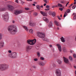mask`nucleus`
<instances>
[{
	"label": "nucleus",
	"instance_id": "nucleus-1",
	"mask_svg": "<svg viewBox=\"0 0 76 76\" xmlns=\"http://www.w3.org/2000/svg\"><path fill=\"white\" fill-rule=\"evenodd\" d=\"M8 30L11 34H15L17 32V28L16 26L12 25L8 26Z\"/></svg>",
	"mask_w": 76,
	"mask_h": 76
},
{
	"label": "nucleus",
	"instance_id": "nucleus-2",
	"mask_svg": "<svg viewBox=\"0 0 76 76\" xmlns=\"http://www.w3.org/2000/svg\"><path fill=\"white\" fill-rule=\"evenodd\" d=\"M8 56L12 58H15L17 57V53L12 52L11 53L8 54Z\"/></svg>",
	"mask_w": 76,
	"mask_h": 76
},
{
	"label": "nucleus",
	"instance_id": "nucleus-3",
	"mask_svg": "<svg viewBox=\"0 0 76 76\" xmlns=\"http://www.w3.org/2000/svg\"><path fill=\"white\" fill-rule=\"evenodd\" d=\"M8 69V65L6 64H1L0 65V70H4Z\"/></svg>",
	"mask_w": 76,
	"mask_h": 76
},
{
	"label": "nucleus",
	"instance_id": "nucleus-4",
	"mask_svg": "<svg viewBox=\"0 0 76 76\" xmlns=\"http://www.w3.org/2000/svg\"><path fill=\"white\" fill-rule=\"evenodd\" d=\"M37 35L39 38H45V35L44 33L38 32L37 33Z\"/></svg>",
	"mask_w": 76,
	"mask_h": 76
},
{
	"label": "nucleus",
	"instance_id": "nucleus-5",
	"mask_svg": "<svg viewBox=\"0 0 76 76\" xmlns=\"http://www.w3.org/2000/svg\"><path fill=\"white\" fill-rule=\"evenodd\" d=\"M36 39L31 40H28L27 41V43L30 45H34L36 42Z\"/></svg>",
	"mask_w": 76,
	"mask_h": 76
},
{
	"label": "nucleus",
	"instance_id": "nucleus-6",
	"mask_svg": "<svg viewBox=\"0 0 76 76\" xmlns=\"http://www.w3.org/2000/svg\"><path fill=\"white\" fill-rule=\"evenodd\" d=\"M3 19L5 21L7 22L9 20V15H3Z\"/></svg>",
	"mask_w": 76,
	"mask_h": 76
},
{
	"label": "nucleus",
	"instance_id": "nucleus-7",
	"mask_svg": "<svg viewBox=\"0 0 76 76\" xmlns=\"http://www.w3.org/2000/svg\"><path fill=\"white\" fill-rule=\"evenodd\" d=\"M7 7L9 10H11V11L15 9V7H14L10 5H8L7 6Z\"/></svg>",
	"mask_w": 76,
	"mask_h": 76
},
{
	"label": "nucleus",
	"instance_id": "nucleus-8",
	"mask_svg": "<svg viewBox=\"0 0 76 76\" xmlns=\"http://www.w3.org/2000/svg\"><path fill=\"white\" fill-rule=\"evenodd\" d=\"M56 75L57 76H61V72L60 70L58 69L56 70Z\"/></svg>",
	"mask_w": 76,
	"mask_h": 76
},
{
	"label": "nucleus",
	"instance_id": "nucleus-9",
	"mask_svg": "<svg viewBox=\"0 0 76 76\" xmlns=\"http://www.w3.org/2000/svg\"><path fill=\"white\" fill-rule=\"evenodd\" d=\"M22 12V10H16L14 12V14L15 15H18V14H20V13H21Z\"/></svg>",
	"mask_w": 76,
	"mask_h": 76
},
{
	"label": "nucleus",
	"instance_id": "nucleus-10",
	"mask_svg": "<svg viewBox=\"0 0 76 76\" xmlns=\"http://www.w3.org/2000/svg\"><path fill=\"white\" fill-rule=\"evenodd\" d=\"M33 47L32 46H31L30 45H28L26 47V49L27 51H29V50H31V49H32V48Z\"/></svg>",
	"mask_w": 76,
	"mask_h": 76
},
{
	"label": "nucleus",
	"instance_id": "nucleus-11",
	"mask_svg": "<svg viewBox=\"0 0 76 76\" xmlns=\"http://www.w3.org/2000/svg\"><path fill=\"white\" fill-rule=\"evenodd\" d=\"M56 46L58 47L59 51L60 52H61V45H60L59 44H57Z\"/></svg>",
	"mask_w": 76,
	"mask_h": 76
},
{
	"label": "nucleus",
	"instance_id": "nucleus-12",
	"mask_svg": "<svg viewBox=\"0 0 76 76\" xmlns=\"http://www.w3.org/2000/svg\"><path fill=\"white\" fill-rule=\"evenodd\" d=\"M64 63H69V60L68 59L64 57H63Z\"/></svg>",
	"mask_w": 76,
	"mask_h": 76
},
{
	"label": "nucleus",
	"instance_id": "nucleus-13",
	"mask_svg": "<svg viewBox=\"0 0 76 76\" xmlns=\"http://www.w3.org/2000/svg\"><path fill=\"white\" fill-rule=\"evenodd\" d=\"M4 42L3 41L0 42V48H1L4 46Z\"/></svg>",
	"mask_w": 76,
	"mask_h": 76
},
{
	"label": "nucleus",
	"instance_id": "nucleus-14",
	"mask_svg": "<svg viewBox=\"0 0 76 76\" xmlns=\"http://www.w3.org/2000/svg\"><path fill=\"white\" fill-rule=\"evenodd\" d=\"M43 20H44L46 21V22H47V23H48V22H49V20L46 18L45 17H43Z\"/></svg>",
	"mask_w": 76,
	"mask_h": 76
},
{
	"label": "nucleus",
	"instance_id": "nucleus-15",
	"mask_svg": "<svg viewBox=\"0 0 76 76\" xmlns=\"http://www.w3.org/2000/svg\"><path fill=\"white\" fill-rule=\"evenodd\" d=\"M40 13L42 14V15H43V16H47V14H46L45 12H44L40 11Z\"/></svg>",
	"mask_w": 76,
	"mask_h": 76
},
{
	"label": "nucleus",
	"instance_id": "nucleus-16",
	"mask_svg": "<svg viewBox=\"0 0 76 76\" xmlns=\"http://www.w3.org/2000/svg\"><path fill=\"white\" fill-rule=\"evenodd\" d=\"M39 65H40V66H44V65H45V64H44V63L42 61L39 62Z\"/></svg>",
	"mask_w": 76,
	"mask_h": 76
},
{
	"label": "nucleus",
	"instance_id": "nucleus-17",
	"mask_svg": "<svg viewBox=\"0 0 76 76\" xmlns=\"http://www.w3.org/2000/svg\"><path fill=\"white\" fill-rule=\"evenodd\" d=\"M29 25L31 26H34L35 25V24L34 23L30 22L29 23Z\"/></svg>",
	"mask_w": 76,
	"mask_h": 76
},
{
	"label": "nucleus",
	"instance_id": "nucleus-18",
	"mask_svg": "<svg viewBox=\"0 0 76 76\" xmlns=\"http://www.w3.org/2000/svg\"><path fill=\"white\" fill-rule=\"evenodd\" d=\"M48 27L49 28H51L53 27V24H52V23L51 22L49 23Z\"/></svg>",
	"mask_w": 76,
	"mask_h": 76
},
{
	"label": "nucleus",
	"instance_id": "nucleus-19",
	"mask_svg": "<svg viewBox=\"0 0 76 76\" xmlns=\"http://www.w3.org/2000/svg\"><path fill=\"white\" fill-rule=\"evenodd\" d=\"M54 22L56 25L57 26H58V24H59V22H58L56 20H54Z\"/></svg>",
	"mask_w": 76,
	"mask_h": 76
},
{
	"label": "nucleus",
	"instance_id": "nucleus-20",
	"mask_svg": "<svg viewBox=\"0 0 76 76\" xmlns=\"http://www.w3.org/2000/svg\"><path fill=\"white\" fill-rule=\"evenodd\" d=\"M7 8H1L0 9V11H4V10H6Z\"/></svg>",
	"mask_w": 76,
	"mask_h": 76
},
{
	"label": "nucleus",
	"instance_id": "nucleus-21",
	"mask_svg": "<svg viewBox=\"0 0 76 76\" xmlns=\"http://www.w3.org/2000/svg\"><path fill=\"white\" fill-rule=\"evenodd\" d=\"M61 39L62 42H65V40H64L63 37H61Z\"/></svg>",
	"mask_w": 76,
	"mask_h": 76
},
{
	"label": "nucleus",
	"instance_id": "nucleus-22",
	"mask_svg": "<svg viewBox=\"0 0 76 76\" xmlns=\"http://www.w3.org/2000/svg\"><path fill=\"white\" fill-rule=\"evenodd\" d=\"M34 31L32 29H30L29 30V32L30 33H31V34H33V32Z\"/></svg>",
	"mask_w": 76,
	"mask_h": 76
},
{
	"label": "nucleus",
	"instance_id": "nucleus-23",
	"mask_svg": "<svg viewBox=\"0 0 76 76\" xmlns=\"http://www.w3.org/2000/svg\"><path fill=\"white\" fill-rule=\"evenodd\" d=\"M37 9L38 10H40V6H39V5H37L36 6Z\"/></svg>",
	"mask_w": 76,
	"mask_h": 76
},
{
	"label": "nucleus",
	"instance_id": "nucleus-24",
	"mask_svg": "<svg viewBox=\"0 0 76 76\" xmlns=\"http://www.w3.org/2000/svg\"><path fill=\"white\" fill-rule=\"evenodd\" d=\"M57 6H58V7H62L63 6L60 4H58Z\"/></svg>",
	"mask_w": 76,
	"mask_h": 76
},
{
	"label": "nucleus",
	"instance_id": "nucleus-25",
	"mask_svg": "<svg viewBox=\"0 0 76 76\" xmlns=\"http://www.w3.org/2000/svg\"><path fill=\"white\" fill-rule=\"evenodd\" d=\"M57 62L59 64H61V61L60 60H58Z\"/></svg>",
	"mask_w": 76,
	"mask_h": 76
},
{
	"label": "nucleus",
	"instance_id": "nucleus-26",
	"mask_svg": "<svg viewBox=\"0 0 76 76\" xmlns=\"http://www.w3.org/2000/svg\"><path fill=\"white\" fill-rule=\"evenodd\" d=\"M23 28L25 29L26 31H28V28H27V27L24 26H23Z\"/></svg>",
	"mask_w": 76,
	"mask_h": 76
},
{
	"label": "nucleus",
	"instance_id": "nucleus-27",
	"mask_svg": "<svg viewBox=\"0 0 76 76\" xmlns=\"http://www.w3.org/2000/svg\"><path fill=\"white\" fill-rule=\"evenodd\" d=\"M37 54L39 57H40V53H39V52H37Z\"/></svg>",
	"mask_w": 76,
	"mask_h": 76
},
{
	"label": "nucleus",
	"instance_id": "nucleus-28",
	"mask_svg": "<svg viewBox=\"0 0 76 76\" xmlns=\"http://www.w3.org/2000/svg\"><path fill=\"white\" fill-rule=\"evenodd\" d=\"M34 16H36L38 15V14L37 13L35 12L33 14Z\"/></svg>",
	"mask_w": 76,
	"mask_h": 76
},
{
	"label": "nucleus",
	"instance_id": "nucleus-29",
	"mask_svg": "<svg viewBox=\"0 0 76 76\" xmlns=\"http://www.w3.org/2000/svg\"><path fill=\"white\" fill-rule=\"evenodd\" d=\"M52 15L53 16V17H54V16H55V15H56V13H55V12H53L52 13Z\"/></svg>",
	"mask_w": 76,
	"mask_h": 76
},
{
	"label": "nucleus",
	"instance_id": "nucleus-30",
	"mask_svg": "<svg viewBox=\"0 0 76 76\" xmlns=\"http://www.w3.org/2000/svg\"><path fill=\"white\" fill-rule=\"evenodd\" d=\"M43 41H48V39L47 38H45L44 39H43Z\"/></svg>",
	"mask_w": 76,
	"mask_h": 76
},
{
	"label": "nucleus",
	"instance_id": "nucleus-31",
	"mask_svg": "<svg viewBox=\"0 0 76 76\" xmlns=\"http://www.w3.org/2000/svg\"><path fill=\"white\" fill-rule=\"evenodd\" d=\"M2 39V34L0 33V41Z\"/></svg>",
	"mask_w": 76,
	"mask_h": 76
},
{
	"label": "nucleus",
	"instance_id": "nucleus-32",
	"mask_svg": "<svg viewBox=\"0 0 76 76\" xmlns=\"http://www.w3.org/2000/svg\"><path fill=\"white\" fill-rule=\"evenodd\" d=\"M76 19V13H75L74 16V19Z\"/></svg>",
	"mask_w": 76,
	"mask_h": 76
},
{
	"label": "nucleus",
	"instance_id": "nucleus-33",
	"mask_svg": "<svg viewBox=\"0 0 76 76\" xmlns=\"http://www.w3.org/2000/svg\"><path fill=\"white\" fill-rule=\"evenodd\" d=\"M75 8H76V6L75 5H74L73 6V7H72V9H75Z\"/></svg>",
	"mask_w": 76,
	"mask_h": 76
},
{
	"label": "nucleus",
	"instance_id": "nucleus-34",
	"mask_svg": "<svg viewBox=\"0 0 76 76\" xmlns=\"http://www.w3.org/2000/svg\"><path fill=\"white\" fill-rule=\"evenodd\" d=\"M40 59L41 60H44V58L43 57H41Z\"/></svg>",
	"mask_w": 76,
	"mask_h": 76
},
{
	"label": "nucleus",
	"instance_id": "nucleus-35",
	"mask_svg": "<svg viewBox=\"0 0 76 76\" xmlns=\"http://www.w3.org/2000/svg\"><path fill=\"white\" fill-rule=\"evenodd\" d=\"M59 10H61V11H63V9L62 8H59Z\"/></svg>",
	"mask_w": 76,
	"mask_h": 76
},
{
	"label": "nucleus",
	"instance_id": "nucleus-36",
	"mask_svg": "<svg viewBox=\"0 0 76 76\" xmlns=\"http://www.w3.org/2000/svg\"><path fill=\"white\" fill-rule=\"evenodd\" d=\"M58 7L57 5H54L52 7L53 8H54V7Z\"/></svg>",
	"mask_w": 76,
	"mask_h": 76
},
{
	"label": "nucleus",
	"instance_id": "nucleus-37",
	"mask_svg": "<svg viewBox=\"0 0 76 76\" xmlns=\"http://www.w3.org/2000/svg\"><path fill=\"white\" fill-rule=\"evenodd\" d=\"M66 12L67 13H69L70 12V10L69 9H68L67 10H66Z\"/></svg>",
	"mask_w": 76,
	"mask_h": 76
},
{
	"label": "nucleus",
	"instance_id": "nucleus-38",
	"mask_svg": "<svg viewBox=\"0 0 76 76\" xmlns=\"http://www.w3.org/2000/svg\"><path fill=\"white\" fill-rule=\"evenodd\" d=\"M34 61H38V59L37 58L34 59Z\"/></svg>",
	"mask_w": 76,
	"mask_h": 76
},
{
	"label": "nucleus",
	"instance_id": "nucleus-39",
	"mask_svg": "<svg viewBox=\"0 0 76 76\" xmlns=\"http://www.w3.org/2000/svg\"><path fill=\"white\" fill-rule=\"evenodd\" d=\"M73 57H74L75 58H76V54H73Z\"/></svg>",
	"mask_w": 76,
	"mask_h": 76
},
{
	"label": "nucleus",
	"instance_id": "nucleus-40",
	"mask_svg": "<svg viewBox=\"0 0 76 76\" xmlns=\"http://www.w3.org/2000/svg\"><path fill=\"white\" fill-rule=\"evenodd\" d=\"M69 59H70V60H72V57L69 56Z\"/></svg>",
	"mask_w": 76,
	"mask_h": 76
},
{
	"label": "nucleus",
	"instance_id": "nucleus-41",
	"mask_svg": "<svg viewBox=\"0 0 76 76\" xmlns=\"http://www.w3.org/2000/svg\"><path fill=\"white\" fill-rule=\"evenodd\" d=\"M8 52L9 53H12V50H9Z\"/></svg>",
	"mask_w": 76,
	"mask_h": 76
},
{
	"label": "nucleus",
	"instance_id": "nucleus-42",
	"mask_svg": "<svg viewBox=\"0 0 76 76\" xmlns=\"http://www.w3.org/2000/svg\"><path fill=\"white\" fill-rule=\"evenodd\" d=\"M58 19L59 20H61V18H60V16H58Z\"/></svg>",
	"mask_w": 76,
	"mask_h": 76
},
{
	"label": "nucleus",
	"instance_id": "nucleus-43",
	"mask_svg": "<svg viewBox=\"0 0 76 76\" xmlns=\"http://www.w3.org/2000/svg\"><path fill=\"white\" fill-rule=\"evenodd\" d=\"M63 51H64V52H66V49H65V48H64L63 49Z\"/></svg>",
	"mask_w": 76,
	"mask_h": 76
},
{
	"label": "nucleus",
	"instance_id": "nucleus-44",
	"mask_svg": "<svg viewBox=\"0 0 76 76\" xmlns=\"http://www.w3.org/2000/svg\"><path fill=\"white\" fill-rule=\"evenodd\" d=\"M43 1L45 3H47V0H43Z\"/></svg>",
	"mask_w": 76,
	"mask_h": 76
},
{
	"label": "nucleus",
	"instance_id": "nucleus-45",
	"mask_svg": "<svg viewBox=\"0 0 76 76\" xmlns=\"http://www.w3.org/2000/svg\"><path fill=\"white\" fill-rule=\"evenodd\" d=\"M25 9L26 10H29V8H25Z\"/></svg>",
	"mask_w": 76,
	"mask_h": 76
},
{
	"label": "nucleus",
	"instance_id": "nucleus-46",
	"mask_svg": "<svg viewBox=\"0 0 76 76\" xmlns=\"http://www.w3.org/2000/svg\"><path fill=\"white\" fill-rule=\"evenodd\" d=\"M46 8H49V7H50V6H49L48 5H47L46 6Z\"/></svg>",
	"mask_w": 76,
	"mask_h": 76
},
{
	"label": "nucleus",
	"instance_id": "nucleus-47",
	"mask_svg": "<svg viewBox=\"0 0 76 76\" xmlns=\"http://www.w3.org/2000/svg\"><path fill=\"white\" fill-rule=\"evenodd\" d=\"M64 14L66 15H67V13L66 12H65Z\"/></svg>",
	"mask_w": 76,
	"mask_h": 76
},
{
	"label": "nucleus",
	"instance_id": "nucleus-48",
	"mask_svg": "<svg viewBox=\"0 0 76 76\" xmlns=\"http://www.w3.org/2000/svg\"><path fill=\"white\" fill-rule=\"evenodd\" d=\"M69 3V2H68L67 3H66V7H67V5Z\"/></svg>",
	"mask_w": 76,
	"mask_h": 76
},
{
	"label": "nucleus",
	"instance_id": "nucleus-49",
	"mask_svg": "<svg viewBox=\"0 0 76 76\" xmlns=\"http://www.w3.org/2000/svg\"><path fill=\"white\" fill-rule=\"evenodd\" d=\"M45 10H46V11L49 10V9L48 8L47 9H45Z\"/></svg>",
	"mask_w": 76,
	"mask_h": 76
},
{
	"label": "nucleus",
	"instance_id": "nucleus-50",
	"mask_svg": "<svg viewBox=\"0 0 76 76\" xmlns=\"http://www.w3.org/2000/svg\"><path fill=\"white\" fill-rule=\"evenodd\" d=\"M27 1H32V0H26Z\"/></svg>",
	"mask_w": 76,
	"mask_h": 76
},
{
	"label": "nucleus",
	"instance_id": "nucleus-51",
	"mask_svg": "<svg viewBox=\"0 0 76 76\" xmlns=\"http://www.w3.org/2000/svg\"><path fill=\"white\" fill-rule=\"evenodd\" d=\"M53 66L54 67H56V64H54L53 65Z\"/></svg>",
	"mask_w": 76,
	"mask_h": 76
},
{
	"label": "nucleus",
	"instance_id": "nucleus-52",
	"mask_svg": "<svg viewBox=\"0 0 76 76\" xmlns=\"http://www.w3.org/2000/svg\"><path fill=\"white\" fill-rule=\"evenodd\" d=\"M73 5V4H71V5L69 7H71V6H72Z\"/></svg>",
	"mask_w": 76,
	"mask_h": 76
},
{
	"label": "nucleus",
	"instance_id": "nucleus-53",
	"mask_svg": "<svg viewBox=\"0 0 76 76\" xmlns=\"http://www.w3.org/2000/svg\"><path fill=\"white\" fill-rule=\"evenodd\" d=\"M47 4H46V3H45L44 4V6H46Z\"/></svg>",
	"mask_w": 76,
	"mask_h": 76
},
{
	"label": "nucleus",
	"instance_id": "nucleus-54",
	"mask_svg": "<svg viewBox=\"0 0 76 76\" xmlns=\"http://www.w3.org/2000/svg\"><path fill=\"white\" fill-rule=\"evenodd\" d=\"M15 2H16V3H18V0H16Z\"/></svg>",
	"mask_w": 76,
	"mask_h": 76
},
{
	"label": "nucleus",
	"instance_id": "nucleus-55",
	"mask_svg": "<svg viewBox=\"0 0 76 76\" xmlns=\"http://www.w3.org/2000/svg\"><path fill=\"white\" fill-rule=\"evenodd\" d=\"M66 15L64 14V18H65V17H66Z\"/></svg>",
	"mask_w": 76,
	"mask_h": 76
},
{
	"label": "nucleus",
	"instance_id": "nucleus-56",
	"mask_svg": "<svg viewBox=\"0 0 76 76\" xmlns=\"http://www.w3.org/2000/svg\"><path fill=\"white\" fill-rule=\"evenodd\" d=\"M32 5L33 6H35V4H32Z\"/></svg>",
	"mask_w": 76,
	"mask_h": 76
},
{
	"label": "nucleus",
	"instance_id": "nucleus-57",
	"mask_svg": "<svg viewBox=\"0 0 76 76\" xmlns=\"http://www.w3.org/2000/svg\"><path fill=\"white\" fill-rule=\"evenodd\" d=\"M75 76H76V71H75Z\"/></svg>",
	"mask_w": 76,
	"mask_h": 76
},
{
	"label": "nucleus",
	"instance_id": "nucleus-58",
	"mask_svg": "<svg viewBox=\"0 0 76 76\" xmlns=\"http://www.w3.org/2000/svg\"><path fill=\"white\" fill-rule=\"evenodd\" d=\"M41 7V8H42L43 7V5H42L40 7Z\"/></svg>",
	"mask_w": 76,
	"mask_h": 76
},
{
	"label": "nucleus",
	"instance_id": "nucleus-59",
	"mask_svg": "<svg viewBox=\"0 0 76 76\" xmlns=\"http://www.w3.org/2000/svg\"><path fill=\"white\" fill-rule=\"evenodd\" d=\"M76 2L75 1V2L74 3V4H76Z\"/></svg>",
	"mask_w": 76,
	"mask_h": 76
},
{
	"label": "nucleus",
	"instance_id": "nucleus-60",
	"mask_svg": "<svg viewBox=\"0 0 76 76\" xmlns=\"http://www.w3.org/2000/svg\"><path fill=\"white\" fill-rule=\"evenodd\" d=\"M49 46L50 47H52V45H49Z\"/></svg>",
	"mask_w": 76,
	"mask_h": 76
},
{
	"label": "nucleus",
	"instance_id": "nucleus-61",
	"mask_svg": "<svg viewBox=\"0 0 76 76\" xmlns=\"http://www.w3.org/2000/svg\"><path fill=\"white\" fill-rule=\"evenodd\" d=\"M57 29L58 30H59V28L57 27Z\"/></svg>",
	"mask_w": 76,
	"mask_h": 76
},
{
	"label": "nucleus",
	"instance_id": "nucleus-62",
	"mask_svg": "<svg viewBox=\"0 0 76 76\" xmlns=\"http://www.w3.org/2000/svg\"><path fill=\"white\" fill-rule=\"evenodd\" d=\"M74 68L75 69H76V66H74Z\"/></svg>",
	"mask_w": 76,
	"mask_h": 76
},
{
	"label": "nucleus",
	"instance_id": "nucleus-63",
	"mask_svg": "<svg viewBox=\"0 0 76 76\" xmlns=\"http://www.w3.org/2000/svg\"><path fill=\"white\" fill-rule=\"evenodd\" d=\"M34 3L35 4H37V2H34Z\"/></svg>",
	"mask_w": 76,
	"mask_h": 76
},
{
	"label": "nucleus",
	"instance_id": "nucleus-64",
	"mask_svg": "<svg viewBox=\"0 0 76 76\" xmlns=\"http://www.w3.org/2000/svg\"><path fill=\"white\" fill-rule=\"evenodd\" d=\"M75 41H76V36L75 37Z\"/></svg>",
	"mask_w": 76,
	"mask_h": 76
}]
</instances>
